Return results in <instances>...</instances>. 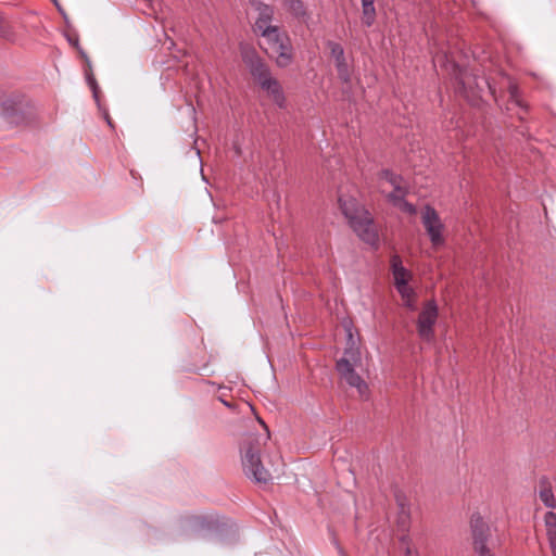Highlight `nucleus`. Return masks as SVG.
<instances>
[{
    "label": "nucleus",
    "instance_id": "nucleus-1",
    "mask_svg": "<svg viewBox=\"0 0 556 556\" xmlns=\"http://www.w3.org/2000/svg\"><path fill=\"white\" fill-rule=\"evenodd\" d=\"M345 330L346 346L343 356L337 361L336 369L342 381L350 388L355 389L362 399H368L370 393L369 386L356 371V369L362 366L359 339L353 336L352 326L350 324L345 326Z\"/></svg>",
    "mask_w": 556,
    "mask_h": 556
},
{
    "label": "nucleus",
    "instance_id": "nucleus-2",
    "mask_svg": "<svg viewBox=\"0 0 556 556\" xmlns=\"http://www.w3.org/2000/svg\"><path fill=\"white\" fill-rule=\"evenodd\" d=\"M243 61L253 79L265 92L266 97L279 109H285L287 99L280 81L271 74L269 67L254 52L247 53Z\"/></svg>",
    "mask_w": 556,
    "mask_h": 556
},
{
    "label": "nucleus",
    "instance_id": "nucleus-3",
    "mask_svg": "<svg viewBox=\"0 0 556 556\" xmlns=\"http://www.w3.org/2000/svg\"><path fill=\"white\" fill-rule=\"evenodd\" d=\"M340 207L348 218L350 226L364 242L376 247L378 244V231L368 211L355 199H339Z\"/></svg>",
    "mask_w": 556,
    "mask_h": 556
},
{
    "label": "nucleus",
    "instance_id": "nucleus-4",
    "mask_svg": "<svg viewBox=\"0 0 556 556\" xmlns=\"http://www.w3.org/2000/svg\"><path fill=\"white\" fill-rule=\"evenodd\" d=\"M242 467L245 476L257 483L273 480V473L262 465L258 446L252 442L243 448Z\"/></svg>",
    "mask_w": 556,
    "mask_h": 556
},
{
    "label": "nucleus",
    "instance_id": "nucleus-5",
    "mask_svg": "<svg viewBox=\"0 0 556 556\" xmlns=\"http://www.w3.org/2000/svg\"><path fill=\"white\" fill-rule=\"evenodd\" d=\"M391 271L395 289L404 301L405 306L409 309H415V292L408 285L412 279V274L403 266L402 260L399 255H393L391 257Z\"/></svg>",
    "mask_w": 556,
    "mask_h": 556
},
{
    "label": "nucleus",
    "instance_id": "nucleus-6",
    "mask_svg": "<svg viewBox=\"0 0 556 556\" xmlns=\"http://www.w3.org/2000/svg\"><path fill=\"white\" fill-rule=\"evenodd\" d=\"M438 306L434 301L427 302L417 319V331L421 340L432 342L434 338V325L438 319Z\"/></svg>",
    "mask_w": 556,
    "mask_h": 556
},
{
    "label": "nucleus",
    "instance_id": "nucleus-7",
    "mask_svg": "<svg viewBox=\"0 0 556 556\" xmlns=\"http://www.w3.org/2000/svg\"><path fill=\"white\" fill-rule=\"evenodd\" d=\"M421 223L426 229L427 235L429 236L432 245H442L444 243V225L439 214L432 206L427 205L424 207L421 212Z\"/></svg>",
    "mask_w": 556,
    "mask_h": 556
},
{
    "label": "nucleus",
    "instance_id": "nucleus-8",
    "mask_svg": "<svg viewBox=\"0 0 556 556\" xmlns=\"http://www.w3.org/2000/svg\"><path fill=\"white\" fill-rule=\"evenodd\" d=\"M327 47L329 48L330 55L334 61V66H336V70H337L340 80L343 84H350L351 83V67L345 58L343 47L340 43L334 42V41H329L327 43Z\"/></svg>",
    "mask_w": 556,
    "mask_h": 556
},
{
    "label": "nucleus",
    "instance_id": "nucleus-9",
    "mask_svg": "<svg viewBox=\"0 0 556 556\" xmlns=\"http://www.w3.org/2000/svg\"><path fill=\"white\" fill-rule=\"evenodd\" d=\"M268 54L275 58L278 67L289 66L293 61V48L290 38H283L282 42L268 52Z\"/></svg>",
    "mask_w": 556,
    "mask_h": 556
},
{
    "label": "nucleus",
    "instance_id": "nucleus-10",
    "mask_svg": "<svg viewBox=\"0 0 556 556\" xmlns=\"http://www.w3.org/2000/svg\"><path fill=\"white\" fill-rule=\"evenodd\" d=\"M256 11L257 17L254 23V31L261 36L275 27L271 25L274 10L267 4L260 3L256 7Z\"/></svg>",
    "mask_w": 556,
    "mask_h": 556
},
{
    "label": "nucleus",
    "instance_id": "nucleus-11",
    "mask_svg": "<svg viewBox=\"0 0 556 556\" xmlns=\"http://www.w3.org/2000/svg\"><path fill=\"white\" fill-rule=\"evenodd\" d=\"M387 185L393 188V191L390 193L404 192V190L401 188V177L390 170H382L379 175V187L382 193L388 192Z\"/></svg>",
    "mask_w": 556,
    "mask_h": 556
},
{
    "label": "nucleus",
    "instance_id": "nucleus-12",
    "mask_svg": "<svg viewBox=\"0 0 556 556\" xmlns=\"http://www.w3.org/2000/svg\"><path fill=\"white\" fill-rule=\"evenodd\" d=\"M544 525L552 554L556 556V514L547 511L544 516Z\"/></svg>",
    "mask_w": 556,
    "mask_h": 556
},
{
    "label": "nucleus",
    "instance_id": "nucleus-13",
    "mask_svg": "<svg viewBox=\"0 0 556 556\" xmlns=\"http://www.w3.org/2000/svg\"><path fill=\"white\" fill-rule=\"evenodd\" d=\"M261 37L264 39L267 53L275 49L280 42H282L283 38H289V36L286 33L280 31L277 26L261 35Z\"/></svg>",
    "mask_w": 556,
    "mask_h": 556
},
{
    "label": "nucleus",
    "instance_id": "nucleus-14",
    "mask_svg": "<svg viewBox=\"0 0 556 556\" xmlns=\"http://www.w3.org/2000/svg\"><path fill=\"white\" fill-rule=\"evenodd\" d=\"M538 496H539L540 501L547 508H551V509L556 508V498H555V495L553 493V490H552L551 485L546 481H544V480L541 481V483H540V488H539V491H538Z\"/></svg>",
    "mask_w": 556,
    "mask_h": 556
},
{
    "label": "nucleus",
    "instance_id": "nucleus-15",
    "mask_svg": "<svg viewBox=\"0 0 556 556\" xmlns=\"http://www.w3.org/2000/svg\"><path fill=\"white\" fill-rule=\"evenodd\" d=\"M404 197L405 192L387 194V198L394 206L399 207L401 211L407 214L414 215L416 213V207L413 204L405 201Z\"/></svg>",
    "mask_w": 556,
    "mask_h": 556
},
{
    "label": "nucleus",
    "instance_id": "nucleus-16",
    "mask_svg": "<svg viewBox=\"0 0 556 556\" xmlns=\"http://www.w3.org/2000/svg\"><path fill=\"white\" fill-rule=\"evenodd\" d=\"M376 20L375 3L362 5V22L367 27H370Z\"/></svg>",
    "mask_w": 556,
    "mask_h": 556
},
{
    "label": "nucleus",
    "instance_id": "nucleus-17",
    "mask_svg": "<svg viewBox=\"0 0 556 556\" xmlns=\"http://www.w3.org/2000/svg\"><path fill=\"white\" fill-rule=\"evenodd\" d=\"M475 549L480 554V556H492L488 551L484 539L476 538L475 539Z\"/></svg>",
    "mask_w": 556,
    "mask_h": 556
},
{
    "label": "nucleus",
    "instance_id": "nucleus-18",
    "mask_svg": "<svg viewBox=\"0 0 556 556\" xmlns=\"http://www.w3.org/2000/svg\"><path fill=\"white\" fill-rule=\"evenodd\" d=\"M471 77L470 76H464L463 77V85L466 88L467 86H470Z\"/></svg>",
    "mask_w": 556,
    "mask_h": 556
},
{
    "label": "nucleus",
    "instance_id": "nucleus-19",
    "mask_svg": "<svg viewBox=\"0 0 556 556\" xmlns=\"http://www.w3.org/2000/svg\"><path fill=\"white\" fill-rule=\"evenodd\" d=\"M87 78H88V81H89V84L91 85V87H92V88H94V87H96V80H94V78H93V77H91L90 75H88V76H87Z\"/></svg>",
    "mask_w": 556,
    "mask_h": 556
},
{
    "label": "nucleus",
    "instance_id": "nucleus-20",
    "mask_svg": "<svg viewBox=\"0 0 556 556\" xmlns=\"http://www.w3.org/2000/svg\"><path fill=\"white\" fill-rule=\"evenodd\" d=\"M79 52H80V55L84 58V60H85V61L87 62V64L89 65V64H90V61H89V59H88L87 54H86L83 50H79Z\"/></svg>",
    "mask_w": 556,
    "mask_h": 556
},
{
    "label": "nucleus",
    "instance_id": "nucleus-21",
    "mask_svg": "<svg viewBox=\"0 0 556 556\" xmlns=\"http://www.w3.org/2000/svg\"><path fill=\"white\" fill-rule=\"evenodd\" d=\"M371 3H375V0H362V5L363 4H371Z\"/></svg>",
    "mask_w": 556,
    "mask_h": 556
},
{
    "label": "nucleus",
    "instance_id": "nucleus-22",
    "mask_svg": "<svg viewBox=\"0 0 556 556\" xmlns=\"http://www.w3.org/2000/svg\"><path fill=\"white\" fill-rule=\"evenodd\" d=\"M511 94L514 96L515 94V91H516V88L515 87H511Z\"/></svg>",
    "mask_w": 556,
    "mask_h": 556
}]
</instances>
